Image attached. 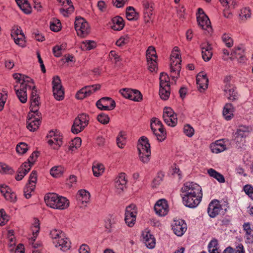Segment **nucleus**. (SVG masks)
I'll return each instance as SVG.
<instances>
[{
  "label": "nucleus",
  "instance_id": "1",
  "mask_svg": "<svg viewBox=\"0 0 253 253\" xmlns=\"http://www.w3.org/2000/svg\"><path fill=\"white\" fill-rule=\"evenodd\" d=\"M13 77L16 83L14 86L16 95L20 102L25 103L27 101L26 89L34 88V82L29 77L19 73L13 74Z\"/></svg>",
  "mask_w": 253,
  "mask_h": 253
},
{
  "label": "nucleus",
  "instance_id": "2",
  "mask_svg": "<svg viewBox=\"0 0 253 253\" xmlns=\"http://www.w3.org/2000/svg\"><path fill=\"white\" fill-rule=\"evenodd\" d=\"M46 205L53 209L63 210L69 206V201L63 196L54 193H48L44 197Z\"/></svg>",
  "mask_w": 253,
  "mask_h": 253
},
{
  "label": "nucleus",
  "instance_id": "3",
  "mask_svg": "<svg viewBox=\"0 0 253 253\" xmlns=\"http://www.w3.org/2000/svg\"><path fill=\"white\" fill-rule=\"evenodd\" d=\"M137 150L139 160L144 164L149 162L151 156V146L148 139L145 136L141 137L138 142Z\"/></svg>",
  "mask_w": 253,
  "mask_h": 253
},
{
  "label": "nucleus",
  "instance_id": "4",
  "mask_svg": "<svg viewBox=\"0 0 253 253\" xmlns=\"http://www.w3.org/2000/svg\"><path fill=\"white\" fill-rule=\"evenodd\" d=\"M181 54L177 47H174L170 57V69L173 79L177 78L181 69Z\"/></svg>",
  "mask_w": 253,
  "mask_h": 253
},
{
  "label": "nucleus",
  "instance_id": "5",
  "mask_svg": "<svg viewBox=\"0 0 253 253\" xmlns=\"http://www.w3.org/2000/svg\"><path fill=\"white\" fill-rule=\"evenodd\" d=\"M151 127L153 133L159 141H163L166 138L167 133L161 121L156 118L151 119Z\"/></svg>",
  "mask_w": 253,
  "mask_h": 253
},
{
  "label": "nucleus",
  "instance_id": "6",
  "mask_svg": "<svg viewBox=\"0 0 253 253\" xmlns=\"http://www.w3.org/2000/svg\"><path fill=\"white\" fill-rule=\"evenodd\" d=\"M47 143L50 147L54 150H58L63 143V136L57 130L50 131L47 135Z\"/></svg>",
  "mask_w": 253,
  "mask_h": 253
},
{
  "label": "nucleus",
  "instance_id": "7",
  "mask_svg": "<svg viewBox=\"0 0 253 253\" xmlns=\"http://www.w3.org/2000/svg\"><path fill=\"white\" fill-rule=\"evenodd\" d=\"M89 117L85 114L79 115L75 120L72 131L75 134L81 132L88 124Z\"/></svg>",
  "mask_w": 253,
  "mask_h": 253
},
{
  "label": "nucleus",
  "instance_id": "8",
  "mask_svg": "<svg viewBox=\"0 0 253 253\" xmlns=\"http://www.w3.org/2000/svg\"><path fill=\"white\" fill-rule=\"evenodd\" d=\"M146 59L148 69L151 72H156L158 69L157 55L155 47L149 46L146 51Z\"/></svg>",
  "mask_w": 253,
  "mask_h": 253
},
{
  "label": "nucleus",
  "instance_id": "9",
  "mask_svg": "<svg viewBox=\"0 0 253 253\" xmlns=\"http://www.w3.org/2000/svg\"><path fill=\"white\" fill-rule=\"evenodd\" d=\"M41 115L39 112H30L27 116V128L30 131H36L41 124Z\"/></svg>",
  "mask_w": 253,
  "mask_h": 253
},
{
  "label": "nucleus",
  "instance_id": "10",
  "mask_svg": "<svg viewBox=\"0 0 253 253\" xmlns=\"http://www.w3.org/2000/svg\"><path fill=\"white\" fill-rule=\"evenodd\" d=\"M181 191L182 194L203 196L201 186L193 182H186L185 183L181 188Z\"/></svg>",
  "mask_w": 253,
  "mask_h": 253
},
{
  "label": "nucleus",
  "instance_id": "11",
  "mask_svg": "<svg viewBox=\"0 0 253 253\" xmlns=\"http://www.w3.org/2000/svg\"><path fill=\"white\" fill-rule=\"evenodd\" d=\"M127 180L125 173H120L114 178L113 181V188L115 192L117 194H122L126 188Z\"/></svg>",
  "mask_w": 253,
  "mask_h": 253
},
{
  "label": "nucleus",
  "instance_id": "12",
  "mask_svg": "<svg viewBox=\"0 0 253 253\" xmlns=\"http://www.w3.org/2000/svg\"><path fill=\"white\" fill-rule=\"evenodd\" d=\"M75 28L78 36L84 37L90 32V27L84 19L77 17L75 22Z\"/></svg>",
  "mask_w": 253,
  "mask_h": 253
},
{
  "label": "nucleus",
  "instance_id": "13",
  "mask_svg": "<svg viewBox=\"0 0 253 253\" xmlns=\"http://www.w3.org/2000/svg\"><path fill=\"white\" fill-rule=\"evenodd\" d=\"M52 84L54 98L58 101L62 100L64 98V89L60 78L58 76L54 77Z\"/></svg>",
  "mask_w": 253,
  "mask_h": 253
},
{
  "label": "nucleus",
  "instance_id": "14",
  "mask_svg": "<svg viewBox=\"0 0 253 253\" xmlns=\"http://www.w3.org/2000/svg\"><path fill=\"white\" fill-rule=\"evenodd\" d=\"M137 214V211L135 205H130L126 207L125 211V221L128 226L132 227L134 225Z\"/></svg>",
  "mask_w": 253,
  "mask_h": 253
},
{
  "label": "nucleus",
  "instance_id": "15",
  "mask_svg": "<svg viewBox=\"0 0 253 253\" xmlns=\"http://www.w3.org/2000/svg\"><path fill=\"white\" fill-rule=\"evenodd\" d=\"M11 36L15 43L19 46L24 47L26 46V38L21 27L14 26L11 30Z\"/></svg>",
  "mask_w": 253,
  "mask_h": 253
},
{
  "label": "nucleus",
  "instance_id": "16",
  "mask_svg": "<svg viewBox=\"0 0 253 253\" xmlns=\"http://www.w3.org/2000/svg\"><path fill=\"white\" fill-rule=\"evenodd\" d=\"M40 229L39 220L38 219H35L33 224L31 227V231L32 232V235H29V243L32 245L33 247L35 249L40 248L42 246V244L41 242L35 243L38 235Z\"/></svg>",
  "mask_w": 253,
  "mask_h": 253
},
{
  "label": "nucleus",
  "instance_id": "17",
  "mask_svg": "<svg viewBox=\"0 0 253 253\" xmlns=\"http://www.w3.org/2000/svg\"><path fill=\"white\" fill-rule=\"evenodd\" d=\"M163 117L165 123L169 126L174 127L177 124V115L170 107L164 109Z\"/></svg>",
  "mask_w": 253,
  "mask_h": 253
},
{
  "label": "nucleus",
  "instance_id": "18",
  "mask_svg": "<svg viewBox=\"0 0 253 253\" xmlns=\"http://www.w3.org/2000/svg\"><path fill=\"white\" fill-rule=\"evenodd\" d=\"M197 20L199 26L203 30L207 31L209 33L211 31L212 28L210 20L201 8L198 9V12L197 14Z\"/></svg>",
  "mask_w": 253,
  "mask_h": 253
},
{
  "label": "nucleus",
  "instance_id": "19",
  "mask_svg": "<svg viewBox=\"0 0 253 253\" xmlns=\"http://www.w3.org/2000/svg\"><path fill=\"white\" fill-rule=\"evenodd\" d=\"M183 204L188 208H194L200 203L202 197L194 195L181 194Z\"/></svg>",
  "mask_w": 253,
  "mask_h": 253
},
{
  "label": "nucleus",
  "instance_id": "20",
  "mask_svg": "<svg viewBox=\"0 0 253 253\" xmlns=\"http://www.w3.org/2000/svg\"><path fill=\"white\" fill-rule=\"evenodd\" d=\"M37 180V174L35 171H33L29 176L28 183L24 189V195L26 199L31 197V193L35 189Z\"/></svg>",
  "mask_w": 253,
  "mask_h": 253
},
{
  "label": "nucleus",
  "instance_id": "21",
  "mask_svg": "<svg viewBox=\"0 0 253 253\" xmlns=\"http://www.w3.org/2000/svg\"><path fill=\"white\" fill-rule=\"evenodd\" d=\"M156 214L159 216H165L169 212V206L168 201L165 199L158 200L154 205Z\"/></svg>",
  "mask_w": 253,
  "mask_h": 253
},
{
  "label": "nucleus",
  "instance_id": "22",
  "mask_svg": "<svg viewBox=\"0 0 253 253\" xmlns=\"http://www.w3.org/2000/svg\"><path fill=\"white\" fill-rule=\"evenodd\" d=\"M100 88L99 84L86 86L79 90L76 94V97L78 99H83L87 97Z\"/></svg>",
  "mask_w": 253,
  "mask_h": 253
},
{
  "label": "nucleus",
  "instance_id": "23",
  "mask_svg": "<svg viewBox=\"0 0 253 253\" xmlns=\"http://www.w3.org/2000/svg\"><path fill=\"white\" fill-rule=\"evenodd\" d=\"M96 105L101 110H112L115 106L116 103L114 100L109 97H103L96 102Z\"/></svg>",
  "mask_w": 253,
  "mask_h": 253
},
{
  "label": "nucleus",
  "instance_id": "24",
  "mask_svg": "<svg viewBox=\"0 0 253 253\" xmlns=\"http://www.w3.org/2000/svg\"><path fill=\"white\" fill-rule=\"evenodd\" d=\"M0 192L5 200L11 203H15L17 201L16 194L7 185L2 184L0 185Z\"/></svg>",
  "mask_w": 253,
  "mask_h": 253
},
{
  "label": "nucleus",
  "instance_id": "25",
  "mask_svg": "<svg viewBox=\"0 0 253 253\" xmlns=\"http://www.w3.org/2000/svg\"><path fill=\"white\" fill-rule=\"evenodd\" d=\"M197 87L200 92H203L208 88L209 80L204 72L199 73L196 77Z\"/></svg>",
  "mask_w": 253,
  "mask_h": 253
},
{
  "label": "nucleus",
  "instance_id": "26",
  "mask_svg": "<svg viewBox=\"0 0 253 253\" xmlns=\"http://www.w3.org/2000/svg\"><path fill=\"white\" fill-rule=\"evenodd\" d=\"M32 91L30 95V112H39L40 105V98L38 94L36 87L31 88Z\"/></svg>",
  "mask_w": 253,
  "mask_h": 253
},
{
  "label": "nucleus",
  "instance_id": "27",
  "mask_svg": "<svg viewBox=\"0 0 253 253\" xmlns=\"http://www.w3.org/2000/svg\"><path fill=\"white\" fill-rule=\"evenodd\" d=\"M172 229L175 235L181 236L187 230V225L182 219L174 220L172 225Z\"/></svg>",
  "mask_w": 253,
  "mask_h": 253
},
{
  "label": "nucleus",
  "instance_id": "28",
  "mask_svg": "<svg viewBox=\"0 0 253 253\" xmlns=\"http://www.w3.org/2000/svg\"><path fill=\"white\" fill-rule=\"evenodd\" d=\"M77 199L78 203L80 207H84L90 201V194L86 190L81 189L78 192Z\"/></svg>",
  "mask_w": 253,
  "mask_h": 253
},
{
  "label": "nucleus",
  "instance_id": "29",
  "mask_svg": "<svg viewBox=\"0 0 253 253\" xmlns=\"http://www.w3.org/2000/svg\"><path fill=\"white\" fill-rule=\"evenodd\" d=\"M222 210V206L219 201L217 200H212L209 205L208 213L211 217H215Z\"/></svg>",
  "mask_w": 253,
  "mask_h": 253
},
{
  "label": "nucleus",
  "instance_id": "30",
  "mask_svg": "<svg viewBox=\"0 0 253 253\" xmlns=\"http://www.w3.org/2000/svg\"><path fill=\"white\" fill-rule=\"evenodd\" d=\"M210 148L212 153L218 154L227 149V145L223 139H219L211 143Z\"/></svg>",
  "mask_w": 253,
  "mask_h": 253
},
{
  "label": "nucleus",
  "instance_id": "31",
  "mask_svg": "<svg viewBox=\"0 0 253 253\" xmlns=\"http://www.w3.org/2000/svg\"><path fill=\"white\" fill-rule=\"evenodd\" d=\"M53 244L56 248L64 252L69 250L71 247V242L65 235L58 241H53Z\"/></svg>",
  "mask_w": 253,
  "mask_h": 253
},
{
  "label": "nucleus",
  "instance_id": "32",
  "mask_svg": "<svg viewBox=\"0 0 253 253\" xmlns=\"http://www.w3.org/2000/svg\"><path fill=\"white\" fill-rule=\"evenodd\" d=\"M202 58L205 61H209L212 56V48L209 42L202 43L201 45Z\"/></svg>",
  "mask_w": 253,
  "mask_h": 253
},
{
  "label": "nucleus",
  "instance_id": "33",
  "mask_svg": "<svg viewBox=\"0 0 253 253\" xmlns=\"http://www.w3.org/2000/svg\"><path fill=\"white\" fill-rule=\"evenodd\" d=\"M143 241L146 246L150 249H152L155 247L156 239L154 236L149 231H145L143 233Z\"/></svg>",
  "mask_w": 253,
  "mask_h": 253
},
{
  "label": "nucleus",
  "instance_id": "34",
  "mask_svg": "<svg viewBox=\"0 0 253 253\" xmlns=\"http://www.w3.org/2000/svg\"><path fill=\"white\" fill-rule=\"evenodd\" d=\"M125 23L123 19L120 16L113 18L110 23V27L115 31H120L124 28Z\"/></svg>",
  "mask_w": 253,
  "mask_h": 253
},
{
  "label": "nucleus",
  "instance_id": "35",
  "mask_svg": "<svg viewBox=\"0 0 253 253\" xmlns=\"http://www.w3.org/2000/svg\"><path fill=\"white\" fill-rule=\"evenodd\" d=\"M235 110V108L232 104L226 103L222 112L224 119L227 121L231 120L234 117Z\"/></svg>",
  "mask_w": 253,
  "mask_h": 253
},
{
  "label": "nucleus",
  "instance_id": "36",
  "mask_svg": "<svg viewBox=\"0 0 253 253\" xmlns=\"http://www.w3.org/2000/svg\"><path fill=\"white\" fill-rule=\"evenodd\" d=\"M225 96L231 101H235L238 98L237 92L234 87L229 84H226L224 87Z\"/></svg>",
  "mask_w": 253,
  "mask_h": 253
},
{
  "label": "nucleus",
  "instance_id": "37",
  "mask_svg": "<svg viewBox=\"0 0 253 253\" xmlns=\"http://www.w3.org/2000/svg\"><path fill=\"white\" fill-rule=\"evenodd\" d=\"M30 169V164L29 163H23L18 169L17 173L15 175V179L17 180H21Z\"/></svg>",
  "mask_w": 253,
  "mask_h": 253
},
{
  "label": "nucleus",
  "instance_id": "38",
  "mask_svg": "<svg viewBox=\"0 0 253 253\" xmlns=\"http://www.w3.org/2000/svg\"><path fill=\"white\" fill-rule=\"evenodd\" d=\"M92 169L93 175L95 177H99L104 172L105 167L101 163H96L93 164Z\"/></svg>",
  "mask_w": 253,
  "mask_h": 253
},
{
  "label": "nucleus",
  "instance_id": "39",
  "mask_svg": "<svg viewBox=\"0 0 253 253\" xmlns=\"http://www.w3.org/2000/svg\"><path fill=\"white\" fill-rule=\"evenodd\" d=\"M65 170V168L63 166H56L50 169V173L53 177L59 178L63 176Z\"/></svg>",
  "mask_w": 253,
  "mask_h": 253
},
{
  "label": "nucleus",
  "instance_id": "40",
  "mask_svg": "<svg viewBox=\"0 0 253 253\" xmlns=\"http://www.w3.org/2000/svg\"><path fill=\"white\" fill-rule=\"evenodd\" d=\"M116 143L118 147L123 149L126 143V134L125 132L121 131L116 137Z\"/></svg>",
  "mask_w": 253,
  "mask_h": 253
},
{
  "label": "nucleus",
  "instance_id": "41",
  "mask_svg": "<svg viewBox=\"0 0 253 253\" xmlns=\"http://www.w3.org/2000/svg\"><path fill=\"white\" fill-rule=\"evenodd\" d=\"M208 174L211 177L215 179L219 183H224L225 181L224 176L213 169L207 170Z\"/></svg>",
  "mask_w": 253,
  "mask_h": 253
},
{
  "label": "nucleus",
  "instance_id": "42",
  "mask_svg": "<svg viewBox=\"0 0 253 253\" xmlns=\"http://www.w3.org/2000/svg\"><path fill=\"white\" fill-rule=\"evenodd\" d=\"M126 17L129 21L136 20L139 18V13L133 7L129 6L126 9Z\"/></svg>",
  "mask_w": 253,
  "mask_h": 253
},
{
  "label": "nucleus",
  "instance_id": "43",
  "mask_svg": "<svg viewBox=\"0 0 253 253\" xmlns=\"http://www.w3.org/2000/svg\"><path fill=\"white\" fill-rule=\"evenodd\" d=\"M80 47L83 50H90L96 47V43L92 40H86L81 42Z\"/></svg>",
  "mask_w": 253,
  "mask_h": 253
},
{
  "label": "nucleus",
  "instance_id": "44",
  "mask_svg": "<svg viewBox=\"0 0 253 253\" xmlns=\"http://www.w3.org/2000/svg\"><path fill=\"white\" fill-rule=\"evenodd\" d=\"M231 56L234 58L242 60L244 57V49L240 46L235 47L231 53Z\"/></svg>",
  "mask_w": 253,
  "mask_h": 253
},
{
  "label": "nucleus",
  "instance_id": "45",
  "mask_svg": "<svg viewBox=\"0 0 253 253\" xmlns=\"http://www.w3.org/2000/svg\"><path fill=\"white\" fill-rule=\"evenodd\" d=\"M249 133L250 129L248 126H241L238 129L235 135L238 138H245L249 135Z\"/></svg>",
  "mask_w": 253,
  "mask_h": 253
},
{
  "label": "nucleus",
  "instance_id": "46",
  "mask_svg": "<svg viewBox=\"0 0 253 253\" xmlns=\"http://www.w3.org/2000/svg\"><path fill=\"white\" fill-rule=\"evenodd\" d=\"M159 79L160 87L170 86V79L167 74L161 73Z\"/></svg>",
  "mask_w": 253,
  "mask_h": 253
},
{
  "label": "nucleus",
  "instance_id": "47",
  "mask_svg": "<svg viewBox=\"0 0 253 253\" xmlns=\"http://www.w3.org/2000/svg\"><path fill=\"white\" fill-rule=\"evenodd\" d=\"M81 138L80 137H77L71 141L70 143L69 149L72 152H74L81 147Z\"/></svg>",
  "mask_w": 253,
  "mask_h": 253
},
{
  "label": "nucleus",
  "instance_id": "48",
  "mask_svg": "<svg viewBox=\"0 0 253 253\" xmlns=\"http://www.w3.org/2000/svg\"><path fill=\"white\" fill-rule=\"evenodd\" d=\"M159 95L162 99L168 100L170 95V86L160 87Z\"/></svg>",
  "mask_w": 253,
  "mask_h": 253
},
{
  "label": "nucleus",
  "instance_id": "49",
  "mask_svg": "<svg viewBox=\"0 0 253 253\" xmlns=\"http://www.w3.org/2000/svg\"><path fill=\"white\" fill-rule=\"evenodd\" d=\"M62 28L61 23L59 20L53 18L50 22V29L53 32H58Z\"/></svg>",
  "mask_w": 253,
  "mask_h": 253
},
{
  "label": "nucleus",
  "instance_id": "50",
  "mask_svg": "<svg viewBox=\"0 0 253 253\" xmlns=\"http://www.w3.org/2000/svg\"><path fill=\"white\" fill-rule=\"evenodd\" d=\"M65 234L60 230L54 229L50 233V236L53 241H57L61 238Z\"/></svg>",
  "mask_w": 253,
  "mask_h": 253
},
{
  "label": "nucleus",
  "instance_id": "51",
  "mask_svg": "<svg viewBox=\"0 0 253 253\" xmlns=\"http://www.w3.org/2000/svg\"><path fill=\"white\" fill-rule=\"evenodd\" d=\"M130 41V37L128 35L121 36L116 42V44L119 47L123 46L127 44Z\"/></svg>",
  "mask_w": 253,
  "mask_h": 253
},
{
  "label": "nucleus",
  "instance_id": "52",
  "mask_svg": "<svg viewBox=\"0 0 253 253\" xmlns=\"http://www.w3.org/2000/svg\"><path fill=\"white\" fill-rule=\"evenodd\" d=\"M143 99L142 94L141 93L136 89H132L130 100L136 101L140 102Z\"/></svg>",
  "mask_w": 253,
  "mask_h": 253
},
{
  "label": "nucleus",
  "instance_id": "53",
  "mask_svg": "<svg viewBox=\"0 0 253 253\" xmlns=\"http://www.w3.org/2000/svg\"><path fill=\"white\" fill-rule=\"evenodd\" d=\"M240 18L242 20H246L251 17V10L249 8H243L239 14Z\"/></svg>",
  "mask_w": 253,
  "mask_h": 253
},
{
  "label": "nucleus",
  "instance_id": "54",
  "mask_svg": "<svg viewBox=\"0 0 253 253\" xmlns=\"http://www.w3.org/2000/svg\"><path fill=\"white\" fill-rule=\"evenodd\" d=\"M7 98V91L4 89L0 90V111L3 110Z\"/></svg>",
  "mask_w": 253,
  "mask_h": 253
},
{
  "label": "nucleus",
  "instance_id": "55",
  "mask_svg": "<svg viewBox=\"0 0 253 253\" xmlns=\"http://www.w3.org/2000/svg\"><path fill=\"white\" fill-rule=\"evenodd\" d=\"M74 7L73 5H68L67 7H63L60 9V13L65 17H68L70 14L73 12Z\"/></svg>",
  "mask_w": 253,
  "mask_h": 253
},
{
  "label": "nucleus",
  "instance_id": "56",
  "mask_svg": "<svg viewBox=\"0 0 253 253\" xmlns=\"http://www.w3.org/2000/svg\"><path fill=\"white\" fill-rule=\"evenodd\" d=\"M9 217L6 214L4 209H0V225L3 226L7 223Z\"/></svg>",
  "mask_w": 253,
  "mask_h": 253
},
{
  "label": "nucleus",
  "instance_id": "57",
  "mask_svg": "<svg viewBox=\"0 0 253 253\" xmlns=\"http://www.w3.org/2000/svg\"><path fill=\"white\" fill-rule=\"evenodd\" d=\"M28 147L27 145L24 142L19 143L17 144L16 147V152L19 154H25L28 150Z\"/></svg>",
  "mask_w": 253,
  "mask_h": 253
},
{
  "label": "nucleus",
  "instance_id": "58",
  "mask_svg": "<svg viewBox=\"0 0 253 253\" xmlns=\"http://www.w3.org/2000/svg\"><path fill=\"white\" fill-rule=\"evenodd\" d=\"M222 40L227 47H230L233 46V41L230 35L226 33L224 34L222 36Z\"/></svg>",
  "mask_w": 253,
  "mask_h": 253
},
{
  "label": "nucleus",
  "instance_id": "59",
  "mask_svg": "<svg viewBox=\"0 0 253 253\" xmlns=\"http://www.w3.org/2000/svg\"><path fill=\"white\" fill-rule=\"evenodd\" d=\"M144 11H151L154 9L153 3L148 0H143L142 1Z\"/></svg>",
  "mask_w": 253,
  "mask_h": 253
},
{
  "label": "nucleus",
  "instance_id": "60",
  "mask_svg": "<svg viewBox=\"0 0 253 253\" xmlns=\"http://www.w3.org/2000/svg\"><path fill=\"white\" fill-rule=\"evenodd\" d=\"M194 129L190 125L187 124L183 127V133L189 137H191L194 134Z\"/></svg>",
  "mask_w": 253,
  "mask_h": 253
},
{
  "label": "nucleus",
  "instance_id": "61",
  "mask_svg": "<svg viewBox=\"0 0 253 253\" xmlns=\"http://www.w3.org/2000/svg\"><path fill=\"white\" fill-rule=\"evenodd\" d=\"M219 247L218 245V242L217 239L214 238L212 239L208 245L209 252H211L212 251L219 250Z\"/></svg>",
  "mask_w": 253,
  "mask_h": 253
},
{
  "label": "nucleus",
  "instance_id": "62",
  "mask_svg": "<svg viewBox=\"0 0 253 253\" xmlns=\"http://www.w3.org/2000/svg\"><path fill=\"white\" fill-rule=\"evenodd\" d=\"M97 119L99 123L103 125L107 124L110 121L109 116L104 113L99 114L97 117Z\"/></svg>",
  "mask_w": 253,
  "mask_h": 253
},
{
  "label": "nucleus",
  "instance_id": "63",
  "mask_svg": "<svg viewBox=\"0 0 253 253\" xmlns=\"http://www.w3.org/2000/svg\"><path fill=\"white\" fill-rule=\"evenodd\" d=\"M246 243L250 245V249L253 252V232L245 234Z\"/></svg>",
  "mask_w": 253,
  "mask_h": 253
},
{
  "label": "nucleus",
  "instance_id": "64",
  "mask_svg": "<svg viewBox=\"0 0 253 253\" xmlns=\"http://www.w3.org/2000/svg\"><path fill=\"white\" fill-rule=\"evenodd\" d=\"M114 223V218L112 216H109L107 217L105 220V227L108 231H110Z\"/></svg>",
  "mask_w": 253,
  "mask_h": 253
}]
</instances>
